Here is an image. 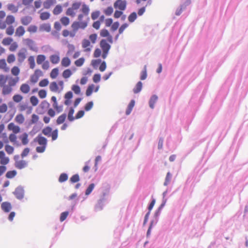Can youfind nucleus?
<instances>
[{
  "label": "nucleus",
  "instance_id": "17",
  "mask_svg": "<svg viewBox=\"0 0 248 248\" xmlns=\"http://www.w3.org/2000/svg\"><path fill=\"white\" fill-rule=\"evenodd\" d=\"M27 165V163L25 160H21L17 161L15 162V167L18 169H22L25 168Z\"/></svg>",
  "mask_w": 248,
  "mask_h": 248
},
{
  "label": "nucleus",
  "instance_id": "11",
  "mask_svg": "<svg viewBox=\"0 0 248 248\" xmlns=\"http://www.w3.org/2000/svg\"><path fill=\"white\" fill-rule=\"evenodd\" d=\"M100 35L101 37H107V41L112 44L113 43V39L111 35L109 34L108 31L106 29H103L101 31Z\"/></svg>",
  "mask_w": 248,
  "mask_h": 248
},
{
  "label": "nucleus",
  "instance_id": "18",
  "mask_svg": "<svg viewBox=\"0 0 248 248\" xmlns=\"http://www.w3.org/2000/svg\"><path fill=\"white\" fill-rule=\"evenodd\" d=\"M2 210L5 212H9L12 209V206L10 203L8 202H3L1 205Z\"/></svg>",
  "mask_w": 248,
  "mask_h": 248
},
{
  "label": "nucleus",
  "instance_id": "27",
  "mask_svg": "<svg viewBox=\"0 0 248 248\" xmlns=\"http://www.w3.org/2000/svg\"><path fill=\"white\" fill-rule=\"evenodd\" d=\"M13 100L16 103H20L23 99V97L20 94H16L13 96Z\"/></svg>",
  "mask_w": 248,
  "mask_h": 248
},
{
  "label": "nucleus",
  "instance_id": "24",
  "mask_svg": "<svg viewBox=\"0 0 248 248\" xmlns=\"http://www.w3.org/2000/svg\"><path fill=\"white\" fill-rule=\"evenodd\" d=\"M15 120L17 124H22L25 121V118L23 114H18L16 116Z\"/></svg>",
  "mask_w": 248,
  "mask_h": 248
},
{
  "label": "nucleus",
  "instance_id": "21",
  "mask_svg": "<svg viewBox=\"0 0 248 248\" xmlns=\"http://www.w3.org/2000/svg\"><path fill=\"white\" fill-rule=\"evenodd\" d=\"M0 69H2L5 72L9 71V68L7 67L5 59L0 60Z\"/></svg>",
  "mask_w": 248,
  "mask_h": 248
},
{
  "label": "nucleus",
  "instance_id": "64",
  "mask_svg": "<svg viewBox=\"0 0 248 248\" xmlns=\"http://www.w3.org/2000/svg\"><path fill=\"white\" fill-rule=\"evenodd\" d=\"M14 32V28L12 26L8 27L6 30V33L8 35H12Z\"/></svg>",
  "mask_w": 248,
  "mask_h": 248
},
{
  "label": "nucleus",
  "instance_id": "31",
  "mask_svg": "<svg viewBox=\"0 0 248 248\" xmlns=\"http://www.w3.org/2000/svg\"><path fill=\"white\" fill-rule=\"evenodd\" d=\"M142 87V83L141 81H139L133 89V92L135 93H138L140 92Z\"/></svg>",
  "mask_w": 248,
  "mask_h": 248
},
{
  "label": "nucleus",
  "instance_id": "61",
  "mask_svg": "<svg viewBox=\"0 0 248 248\" xmlns=\"http://www.w3.org/2000/svg\"><path fill=\"white\" fill-rule=\"evenodd\" d=\"M62 34L65 37H67L69 35H70L72 37H73L75 36V33L70 32L67 30H64L62 31Z\"/></svg>",
  "mask_w": 248,
  "mask_h": 248
},
{
  "label": "nucleus",
  "instance_id": "60",
  "mask_svg": "<svg viewBox=\"0 0 248 248\" xmlns=\"http://www.w3.org/2000/svg\"><path fill=\"white\" fill-rule=\"evenodd\" d=\"M102 61L101 59L93 60L92 61V65L94 67H97L98 65L101 63Z\"/></svg>",
  "mask_w": 248,
  "mask_h": 248
},
{
  "label": "nucleus",
  "instance_id": "51",
  "mask_svg": "<svg viewBox=\"0 0 248 248\" xmlns=\"http://www.w3.org/2000/svg\"><path fill=\"white\" fill-rule=\"evenodd\" d=\"M68 179V175L65 173H62L59 178V181L62 183L66 181Z\"/></svg>",
  "mask_w": 248,
  "mask_h": 248
},
{
  "label": "nucleus",
  "instance_id": "6",
  "mask_svg": "<svg viewBox=\"0 0 248 248\" xmlns=\"http://www.w3.org/2000/svg\"><path fill=\"white\" fill-rule=\"evenodd\" d=\"M19 78L17 77L12 80L13 83L11 85L4 86L2 90V93L5 95L10 94L13 91V89L11 86H14L18 81Z\"/></svg>",
  "mask_w": 248,
  "mask_h": 248
},
{
  "label": "nucleus",
  "instance_id": "52",
  "mask_svg": "<svg viewBox=\"0 0 248 248\" xmlns=\"http://www.w3.org/2000/svg\"><path fill=\"white\" fill-rule=\"evenodd\" d=\"M16 61V57L14 54H9L7 58V61L9 63L14 62Z\"/></svg>",
  "mask_w": 248,
  "mask_h": 248
},
{
  "label": "nucleus",
  "instance_id": "23",
  "mask_svg": "<svg viewBox=\"0 0 248 248\" xmlns=\"http://www.w3.org/2000/svg\"><path fill=\"white\" fill-rule=\"evenodd\" d=\"M50 61L53 64H57L60 62V57L59 55L53 54L50 56Z\"/></svg>",
  "mask_w": 248,
  "mask_h": 248
},
{
  "label": "nucleus",
  "instance_id": "41",
  "mask_svg": "<svg viewBox=\"0 0 248 248\" xmlns=\"http://www.w3.org/2000/svg\"><path fill=\"white\" fill-rule=\"evenodd\" d=\"M13 41V39L10 37H6L4 38L2 41V44L4 46H8L10 45Z\"/></svg>",
  "mask_w": 248,
  "mask_h": 248
},
{
  "label": "nucleus",
  "instance_id": "14",
  "mask_svg": "<svg viewBox=\"0 0 248 248\" xmlns=\"http://www.w3.org/2000/svg\"><path fill=\"white\" fill-rule=\"evenodd\" d=\"M8 129L12 131L14 134H17L20 131V127L13 123H11L8 125Z\"/></svg>",
  "mask_w": 248,
  "mask_h": 248
},
{
  "label": "nucleus",
  "instance_id": "16",
  "mask_svg": "<svg viewBox=\"0 0 248 248\" xmlns=\"http://www.w3.org/2000/svg\"><path fill=\"white\" fill-rule=\"evenodd\" d=\"M30 90V86L27 83H23L20 87V91L23 94H28Z\"/></svg>",
  "mask_w": 248,
  "mask_h": 248
},
{
  "label": "nucleus",
  "instance_id": "25",
  "mask_svg": "<svg viewBox=\"0 0 248 248\" xmlns=\"http://www.w3.org/2000/svg\"><path fill=\"white\" fill-rule=\"evenodd\" d=\"M31 20L32 18L31 17L27 16H24L21 19V22L23 25L27 26L31 22Z\"/></svg>",
  "mask_w": 248,
  "mask_h": 248
},
{
  "label": "nucleus",
  "instance_id": "45",
  "mask_svg": "<svg viewBox=\"0 0 248 248\" xmlns=\"http://www.w3.org/2000/svg\"><path fill=\"white\" fill-rule=\"evenodd\" d=\"M85 62V59L83 57L80 58L75 62V64L78 67L81 66Z\"/></svg>",
  "mask_w": 248,
  "mask_h": 248
},
{
  "label": "nucleus",
  "instance_id": "53",
  "mask_svg": "<svg viewBox=\"0 0 248 248\" xmlns=\"http://www.w3.org/2000/svg\"><path fill=\"white\" fill-rule=\"evenodd\" d=\"M68 51L67 52V54L68 55H71L75 50V47L73 45L69 44L68 45Z\"/></svg>",
  "mask_w": 248,
  "mask_h": 248
},
{
  "label": "nucleus",
  "instance_id": "35",
  "mask_svg": "<svg viewBox=\"0 0 248 248\" xmlns=\"http://www.w3.org/2000/svg\"><path fill=\"white\" fill-rule=\"evenodd\" d=\"M42 133L47 137H50L52 133V128L49 126H47L43 129Z\"/></svg>",
  "mask_w": 248,
  "mask_h": 248
},
{
  "label": "nucleus",
  "instance_id": "10",
  "mask_svg": "<svg viewBox=\"0 0 248 248\" xmlns=\"http://www.w3.org/2000/svg\"><path fill=\"white\" fill-rule=\"evenodd\" d=\"M23 42L24 45L28 46L31 50L35 51L37 49L34 42L31 39H23Z\"/></svg>",
  "mask_w": 248,
  "mask_h": 248
},
{
  "label": "nucleus",
  "instance_id": "63",
  "mask_svg": "<svg viewBox=\"0 0 248 248\" xmlns=\"http://www.w3.org/2000/svg\"><path fill=\"white\" fill-rule=\"evenodd\" d=\"M72 89L77 94H79L80 93V88L78 85H74L72 87Z\"/></svg>",
  "mask_w": 248,
  "mask_h": 248
},
{
  "label": "nucleus",
  "instance_id": "47",
  "mask_svg": "<svg viewBox=\"0 0 248 248\" xmlns=\"http://www.w3.org/2000/svg\"><path fill=\"white\" fill-rule=\"evenodd\" d=\"M113 12V9L111 6L108 7L103 11L104 13L106 16H110Z\"/></svg>",
  "mask_w": 248,
  "mask_h": 248
},
{
  "label": "nucleus",
  "instance_id": "37",
  "mask_svg": "<svg viewBox=\"0 0 248 248\" xmlns=\"http://www.w3.org/2000/svg\"><path fill=\"white\" fill-rule=\"evenodd\" d=\"M128 26L127 23L123 24L119 29V34L115 36V39L117 40L119 36V34H122L124 30Z\"/></svg>",
  "mask_w": 248,
  "mask_h": 248
},
{
  "label": "nucleus",
  "instance_id": "19",
  "mask_svg": "<svg viewBox=\"0 0 248 248\" xmlns=\"http://www.w3.org/2000/svg\"><path fill=\"white\" fill-rule=\"evenodd\" d=\"M25 32V30L24 28L22 26H20L16 29L15 36L17 37L22 36L24 34Z\"/></svg>",
  "mask_w": 248,
  "mask_h": 248
},
{
  "label": "nucleus",
  "instance_id": "56",
  "mask_svg": "<svg viewBox=\"0 0 248 248\" xmlns=\"http://www.w3.org/2000/svg\"><path fill=\"white\" fill-rule=\"evenodd\" d=\"M39 117L36 114H33L31 115V120L30 123L31 124H33L37 123L39 120Z\"/></svg>",
  "mask_w": 248,
  "mask_h": 248
},
{
  "label": "nucleus",
  "instance_id": "62",
  "mask_svg": "<svg viewBox=\"0 0 248 248\" xmlns=\"http://www.w3.org/2000/svg\"><path fill=\"white\" fill-rule=\"evenodd\" d=\"M8 110L7 105L5 103H3L0 106V113H5Z\"/></svg>",
  "mask_w": 248,
  "mask_h": 248
},
{
  "label": "nucleus",
  "instance_id": "40",
  "mask_svg": "<svg viewBox=\"0 0 248 248\" xmlns=\"http://www.w3.org/2000/svg\"><path fill=\"white\" fill-rule=\"evenodd\" d=\"M46 60V56L44 55H39L36 58V62L38 64H41Z\"/></svg>",
  "mask_w": 248,
  "mask_h": 248
},
{
  "label": "nucleus",
  "instance_id": "55",
  "mask_svg": "<svg viewBox=\"0 0 248 248\" xmlns=\"http://www.w3.org/2000/svg\"><path fill=\"white\" fill-rule=\"evenodd\" d=\"M100 12L99 11H95L92 13L91 18L93 20L96 19L100 16Z\"/></svg>",
  "mask_w": 248,
  "mask_h": 248
},
{
  "label": "nucleus",
  "instance_id": "44",
  "mask_svg": "<svg viewBox=\"0 0 248 248\" xmlns=\"http://www.w3.org/2000/svg\"><path fill=\"white\" fill-rule=\"evenodd\" d=\"M60 21L65 26H67L70 23L69 18L66 16L62 17L60 19Z\"/></svg>",
  "mask_w": 248,
  "mask_h": 248
},
{
  "label": "nucleus",
  "instance_id": "59",
  "mask_svg": "<svg viewBox=\"0 0 248 248\" xmlns=\"http://www.w3.org/2000/svg\"><path fill=\"white\" fill-rule=\"evenodd\" d=\"M70 181L72 183L78 182L79 181V177L78 174L73 175L70 179Z\"/></svg>",
  "mask_w": 248,
  "mask_h": 248
},
{
  "label": "nucleus",
  "instance_id": "15",
  "mask_svg": "<svg viewBox=\"0 0 248 248\" xmlns=\"http://www.w3.org/2000/svg\"><path fill=\"white\" fill-rule=\"evenodd\" d=\"M82 47L84 48V51L89 52L91 51V43L89 40L84 39L82 42Z\"/></svg>",
  "mask_w": 248,
  "mask_h": 248
},
{
  "label": "nucleus",
  "instance_id": "1",
  "mask_svg": "<svg viewBox=\"0 0 248 248\" xmlns=\"http://www.w3.org/2000/svg\"><path fill=\"white\" fill-rule=\"evenodd\" d=\"M81 13L79 14L78 16L77 21H74L71 27L73 31H77L79 29H84L88 25V22L90 20L89 14L90 8L88 5L83 4L81 9Z\"/></svg>",
  "mask_w": 248,
  "mask_h": 248
},
{
  "label": "nucleus",
  "instance_id": "39",
  "mask_svg": "<svg viewBox=\"0 0 248 248\" xmlns=\"http://www.w3.org/2000/svg\"><path fill=\"white\" fill-rule=\"evenodd\" d=\"M17 174L15 170L8 171L6 174V177L7 178L11 179L14 178Z\"/></svg>",
  "mask_w": 248,
  "mask_h": 248
},
{
  "label": "nucleus",
  "instance_id": "2",
  "mask_svg": "<svg viewBox=\"0 0 248 248\" xmlns=\"http://www.w3.org/2000/svg\"><path fill=\"white\" fill-rule=\"evenodd\" d=\"M34 141L37 142L40 145L39 146L36 147V152L40 153L44 152L47 144L46 139L41 135H38L34 139Z\"/></svg>",
  "mask_w": 248,
  "mask_h": 248
},
{
  "label": "nucleus",
  "instance_id": "42",
  "mask_svg": "<svg viewBox=\"0 0 248 248\" xmlns=\"http://www.w3.org/2000/svg\"><path fill=\"white\" fill-rule=\"evenodd\" d=\"M11 73L15 76H17L20 73V69L16 66H14L11 69Z\"/></svg>",
  "mask_w": 248,
  "mask_h": 248
},
{
  "label": "nucleus",
  "instance_id": "34",
  "mask_svg": "<svg viewBox=\"0 0 248 248\" xmlns=\"http://www.w3.org/2000/svg\"><path fill=\"white\" fill-rule=\"evenodd\" d=\"M59 74V69L58 68H55L52 70L50 74V77L52 79L56 78Z\"/></svg>",
  "mask_w": 248,
  "mask_h": 248
},
{
  "label": "nucleus",
  "instance_id": "26",
  "mask_svg": "<svg viewBox=\"0 0 248 248\" xmlns=\"http://www.w3.org/2000/svg\"><path fill=\"white\" fill-rule=\"evenodd\" d=\"M23 145H27L29 142L28 135L26 133H23L19 137Z\"/></svg>",
  "mask_w": 248,
  "mask_h": 248
},
{
  "label": "nucleus",
  "instance_id": "32",
  "mask_svg": "<svg viewBox=\"0 0 248 248\" xmlns=\"http://www.w3.org/2000/svg\"><path fill=\"white\" fill-rule=\"evenodd\" d=\"M28 61L30 65L31 69H34L35 66V63L34 60V57L33 56H31L28 58Z\"/></svg>",
  "mask_w": 248,
  "mask_h": 248
},
{
  "label": "nucleus",
  "instance_id": "50",
  "mask_svg": "<svg viewBox=\"0 0 248 248\" xmlns=\"http://www.w3.org/2000/svg\"><path fill=\"white\" fill-rule=\"evenodd\" d=\"M147 76L146 66H144V69L141 71L140 73V78L141 80H144L146 78Z\"/></svg>",
  "mask_w": 248,
  "mask_h": 248
},
{
  "label": "nucleus",
  "instance_id": "12",
  "mask_svg": "<svg viewBox=\"0 0 248 248\" xmlns=\"http://www.w3.org/2000/svg\"><path fill=\"white\" fill-rule=\"evenodd\" d=\"M24 189L21 187H18L14 192V194L18 199H22L24 197Z\"/></svg>",
  "mask_w": 248,
  "mask_h": 248
},
{
  "label": "nucleus",
  "instance_id": "33",
  "mask_svg": "<svg viewBox=\"0 0 248 248\" xmlns=\"http://www.w3.org/2000/svg\"><path fill=\"white\" fill-rule=\"evenodd\" d=\"M66 117V115L65 113L62 114L61 115H60V116H59L56 120L57 124L59 125L60 124L63 123V122L65 120Z\"/></svg>",
  "mask_w": 248,
  "mask_h": 248
},
{
  "label": "nucleus",
  "instance_id": "29",
  "mask_svg": "<svg viewBox=\"0 0 248 248\" xmlns=\"http://www.w3.org/2000/svg\"><path fill=\"white\" fill-rule=\"evenodd\" d=\"M158 97L156 95H153L149 101V106L151 108H154L155 103L156 102Z\"/></svg>",
  "mask_w": 248,
  "mask_h": 248
},
{
  "label": "nucleus",
  "instance_id": "5",
  "mask_svg": "<svg viewBox=\"0 0 248 248\" xmlns=\"http://www.w3.org/2000/svg\"><path fill=\"white\" fill-rule=\"evenodd\" d=\"M81 6V2H74L71 7L68 8L66 12V14L71 17H74L76 15L78 10Z\"/></svg>",
  "mask_w": 248,
  "mask_h": 248
},
{
  "label": "nucleus",
  "instance_id": "28",
  "mask_svg": "<svg viewBox=\"0 0 248 248\" xmlns=\"http://www.w3.org/2000/svg\"><path fill=\"white\" fill-rule=\"evenodd\" d=\"M50 90L52 92H57L59 91V87L57 83L55 82H52L49 85Z\"/></svg>",
  "mask_w": 248,
  "mask_h": 248
},
{
  "label": "nucleus",
  "instance_id": "22",
  "mask_svg": "<svg viewBox=\"0 0 248 248\" xmlns=\"http://www.w3.org/2000/svg\"><path fill=\"white\" fill-rule=\"evenodd\" d=\"M73 97V93L72 92L69 91L66 93L64 95V98H65V100L64 101V104L66 105H69L70 103L71 99Z\"/></svg>",
  "mask_w": 248,
  "mask_h": 248
},
{
  "label": "nucleus",
  "instance_id": "38",
  "mask_svg": "<svg viewBox=\"0 0 248 248\" xmlns=\"http://www.w3.org/2000/svg\"><path fill=\"white\" fill-rule=\"evenodd\" d=\"M15 18L13 16L9 15L6 17L5 22L8 25H11L15 22Z\"/></svg>",
  "mask_w": 248,
  "mask_h": 248
},
{
  "label": "nucleus",
  "instance_id": "30",
  "mask_svg": "<svg viewBox=\"0 0 248 248\" xmlns=\"http://www.w3.org/2000/svg\"><path fill=\"white\" fill-rule=\"evenodd\" d=\"M135 102L134 100H132L129 104L126 110V114L127 115L130 114L133 107H134Z\"/></svg>",
  "mask_w": 248,
  "mask_h": 248
},
{
  "label": "nucleus",
  "instance_id": "20",
  "mask_svg": "<svg viewBox=\"0 0 248 248\" xmlns=\"http://www.w3.org/2000/svg\"><path fill=\"white\" fill-rule=\"evenodd\" d=\"M71 64L70 59L67 57H63L61 61V65L64 67H68Z\"/></svg>",
  "mask_w": 248,
  "mask_h": 248
},
{
  "label": "nucleus",
  "instance_id": "13",
  "mask_svg": "<svg viewBox=\"0 0 248 248\" xmlns=\"http://www.w3.org/2000/svg\"><path fill=\"white\" fill-rule=\"evenodd\" d=\"M50 107V104L46 101L44 100L41 102L39 106V108L42 109L40 111L41 114H44L45 113Z\"/></svg>",
  "mask_w": 248,
  "mask_h": 248
},
{
  "label": "nucleus",
  "instance_id": "57",
  "mask_svg": "<svg viewBox=\"0 0 248 248\" xmlns=\"http://www.w3.org/2000/svg\"><path fill=\"white\" fill-rule=\"evenodd\" d=\"M49 84V81L47 79L45 78L41 80L39 83L40 87H44L47 86Z\"/></svg>",
  "mask_w": 248,
  "mask_h": 248
},
{
  "label": "nucleus",
  "instance_id": "48",
  "mask_svg": "<svg viewBox=\"0 0 248 248\" xmlns=\"http://www.w3.org/2000/svg\"><path fill=\"white\" fill-rule=\"evenodd\" d=\"M30 102L33 106H36L38 104L39 101L35 96H32L30 98Z\"/></svg>",
  "mask_w": 248,
  "mask_h": 248
},
{
  "label": "nucleus",
  "instance_id": "7",
  "mask_svg": "<svg viewBox=\"0 0 248 248\" xmlns=\"http://www.w3.org/2000/svg\"><path fill=\"white\" fill-rule=\"evenodd\" d=\"M127 2L125 0H117L114 3L113 6L115 9L123 11L126 9Z\"/></svg>",
  "mask_w": 248,
  "mask_h": 248
},
{
  "label": "nucleus",
  "instance_id": "3",
  "mask_svg": "<svg viewBox=\"0 0 248 248\" xmlns=\"http://www.w3.org/2000/svg\"><path fill=\"white\" fill-rule=\"evenodd\" d=\"M9 162V157L5 156L4 152L2 151H0V176L2 175L6 170V167L4 166Z\"/></svg>",
  "mask_w": 248,
  "mask_h": 248
},
{
  "label": "nucleus",
  "instance_id": "43",
  "mask_svg": "<svg viewBox=\"0 0 248 248\" xmlns=\"http://www.w3.org/2000/svg\"><path fill=\"white\" fill-rule=\"evenodd\" d=\"M74 113V109L72 108H71L68 114V119L69 121L71 122L75 119V118L73 116Z\"/></svg>",
  "mask_w": 248,
  "mask_h": 248
},
{
  "label": "nucleus",
  "instance_id": "54",
  "mask_svg": "<svg viewBox=\"0 0 248 248\" xmlns=\"http://www.w3.org/2000/svg\"><path fill=\"white\" fill-rule=\"evenodd\" d=\"M94 186L95 185L94 184H90L86 190L85 194L86 195H89L92 192L94 188Z\"/></svg>",
  "mask_w": 248,
  "mask_h": 248
},
{
  "label": "nucleus",
  "instance_id": "46",
  "mask_svg": "<svg viewBox=\"0 0 248 248\" xmlns=\"http://www.w3.org/2000/svg\"><path fill=\"white\" fill-rule=\"evenodd\" d=\"M72 74V73L69 69L65 70L62 73V77L64 78H69Z\"/></svg>",
  "mask_w": 248,
  "mask_h": 248
},
{
  "label": "nucleus",
  "instance_id": "9",
  "mask_svg": "<svg viewBox=\"0 0 248 248\" xmlns=\"http://www.w3.org/2000/svg\"><path fill=\"white\" fill-rule=\"evenodd\" d=\"M17 107L19 111L22 112L26 110L28 114H31L32 110V107L29 106L27 103H19Z\"/></svg>",
  "mask_w": 248,
  "mask_h": 248
},
{
  "label": "nucleus",
  "instance_id": "8",
  "mask_svg": "<svg viewBox=\"0 0 248 248\" xmlns=\"http://www.w3.org/2000/svg\"><path fill=\"white\" fill-rule=\"evenodd\" d=\"M27 51L25 48L20 49L17 53V61L18 62L22 63L27 57Z\"/></svg>",
  "mask_w": 248,
  "mask_h": 248
},
{
  "label": "nucleus",
  "instance_id": "49",
  "mask_svg": "<svg viewBox=\"0 0 248 248\" xmlns=\"http://www.w3.org/2000/svg\"><path fill=\"white\" fill-rule=\"evenodd\" d=\"M62 12V7L61 5H57L54 9L53 13L54 15H57Z\"/></svg>",
  "mask_w": 248,
  "mask_h": 248
},
{
  "label": "nucleus",
  "instance_id": "4",
  "mask_svg": "<svg viewBox=\"0 0 248 248\" xmlns=\"http://www.w3.org/2000/svg\"><path fill=\"white\" fill-rule=\"evenodd\" d=\"M100 46L102 50V57L105 59L108 54L111 46L107 42L106 39H102L100 42Z\"/></svg>",
  "mask_w": 248,
  "mask_h": 248
},
{
  "label": "nucleus",
  "instance_id": "36",
  "mask_svg": "<svg viewBox=\"0 0 248 248\" xmlns=\"http://www.w3.org/2000/svg\"><path fill=\"white\" fill-rule=\"evenodd\" d=\"M5 151L8 155H12L14 152V148L9 144H6L5 146Z\"/></svg>",
  "mask_w": 248,
  "mask_h": 248
},
{
  "label": "nucleus",
  "instance_id": "58",
  "mask_svg": "<svg viewBox=\"0 0 248 248\" xmlns=\"http://www.w3.org/2000/svg\"><path fill=\"white\" fill-rule=\"evenodd\" d=\"M137 18V14L135 12L132 13L128 16V19L130 22H134Z\"/></svg>",
  "mask_w": 248,
  "mask_h": 248
}]
</instances>
